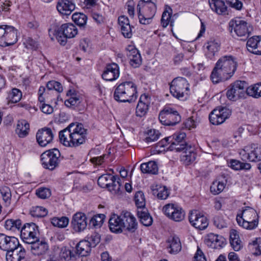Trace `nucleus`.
I'll use <instances>...</instances> for the list:
<instances>
[{
    "mask_svg": "<svg viewBox=\"0 0 261 261\" xmlns=\"http://www.w3.org/2000/svg\"><path fill=\"white\" fill-rule=\"evenodd\" d=\"M87 130L80 123H72L59 132L60 142L67 147H76L87 140Z\"/></svg>",
    "mask_w": 261,
    "mask_h": 261,
    "instance_id": "f257e3e1",
    "label": "nucleus"
},
{
    "mask_svg": "<svg viewBox=\"0 0 261 261\" xmlns=\"http://www.w3.org/2000/svg\"><path fill=\"white\" fill-rule=\"evenodd\" d=\"M237 66L236 59L232 56H224L216 62L211 75L213 83L227 80L234 73Z\"/></svg>",
    "mask_w": 261,
    "mask_h": 261,
    "instance_id": "f03ea898",
    "label": "nucleus"
},
{
    "mask_svg": "<svg viewBox=\"0 0 261 261\" xmlns=\"http://www.w3.org/2000/svg\"><path fill=\"white\" fill-rule=\"evenodd\" d=\"M137 86L132 81H126L118 85L114 92V99L119 102H132L137 98Z\"/></svg>",
    "mask_w": 261,
    "mask_h": 261,
    "instance_id": "7ed1b4c3",
    "label": "nucleus"
},
{
    "mask_svg": "<svg viewBox=\"0 0 261 261\" xmlns=\"http://www.w3.org/2000/svg\"><path fill=\"white\" fill-rule=\"evenodd\" d=\"M238 224L248 230L255 229L258 224V216L256 211L249 206H246L236 218Z\"/></svg>",
    "mask_w": 261,
    "mask_h": 261,
    "instance_id": "20e7f679",
    "label": "nucleus"
},
{
    "mask_svg": "<svg viewBox=\"0 0 261 261\" xmlns=\"http://www.w3.org/2000/svg\"><path fill=\"white\" fill-rule=\"evenodd\" d=\"M77 29L75 25L71 23L63 24L55 31L58 42L61 45H65L67 39L72 38L77 34Z\"/></svg>",
    "mask_w": 261,
    "mask_h": 261,
    "instance_id": "39448f33",
    "label": "nucleus"
},
{
    "mask_svg": "<svg viewBox=\"0 0 261 261\" xmlns=\"http://www.w3.org/2000/svg\"><path fill=\"white\" fill-rule=\"evenodd\" d=\"M248 88L246 82L237 81L228 87L226 92L227 97L232 101H237L240 98H244L246 95H247V91Z\"/></svg>",
    "mask_w": 261,
    "mask_h": 261,
    "instance_id": "423d86ee",
    "label": "nucleus"
},
{
    "mask_svg": "<svg viewBox=\"0 0 261 261\" xmlns=\"http://www.w3.org/2000/svg\"><path fill=\"white\" fill-rule=\"evenodd\" d=\"M229 28L231 34L233 31L237 36L243 38L242 40H245L249 37L252 30L246 21L239 19L231 20L229 23Z\"/></svg>",
    "mask_w": 261,
    "mask_h": 261,
    "instance_id": "0eeeda50",
    "label": "nucleus"
},
{
    "mask_svg": "<svg viewBox=\"0 0 261 261\" xmlns=\"http://www.w3.org/2000/svg\"><path fill=\"white\" fill-rule=\"evenodd\" d=\"M60 152L56 148L47 150L41 155V161L43 167L50 170H54L59 162Z\"/></svg>",
    "mask_w": 261,
    "mask_h": 261,
    "instance_id": "6e6552de",
    "label": "nucleus"
},
{
    "mask_svg": "<svg viewBox=\"0 0 261 261\" xmlns=\"http://www.w3.org/2000/svg\"><path fill=\"white\" fill-rule=\"evenodd\" d=\"M159 119L163 125L173 126L180 121L181 117L177 111L171 108L166 107L160 112Z\"/></svg>",
    "mask_w": 261,
    "mask_h": 261,
    "instance_id": "1a4fd4ad",
    "label": "nucleus"
},
{
    "mask_svg": "<svg viewBox=\"0 0 261 261\" xmlns=\"http://www.w3.org/2000/svg\"><path fill=\"white\" fill-rule=\"evenodd\" d=\"M239 154L243 161H259L261 160V146L253 144L250 146H245L240 151Z\"/></svg>",
    "mask_w": 261,
    "mask_h": 261,
    "instance_id": "9d476101",
    "label": "nucleus"
},
{
    "mask_svg": "<svg viewBox=\"0 0 261 261\" xmlns=\"http://www.w3.org/2000/svg\"><path fill=\"white\" fill-rule=\"evenodd\" d=\"M39 232L38 226L34 223H26L21 229L20 237L27 243H32L37 241Z\"/></svg>",
    "mask_w": 261,
    "mask_h": 261,
    "instance_id": "9b49d317",
    "label": "nucleus"
},
{
    "mask_svg": "<svg viewBox=\"0 0 261 261\" xmlns=\"http://www.w3.org/2000/svg\"><path fill=\"white\" fill-rule=\"evenodd\" d=\"M189 90V84L186 79L181 77L175 78L170 86L171 94L177 99L182 98L184 93Z\"/></svg>",
    "mask_w": 261,
    "mask_h": 261,
    "instance_id": "f8f14e48",
    "label": "nucleus"
},
{
    "mask_svg": "<svg viewBox=\"0 0 261 261\" xmlns=\"http://www.w3.org/2000/svg\"><path fill=\"white\" fill-rule=\"evenodd\" d=\"M231 114V111L225 107L215 109L209 115L210 122L213 125H220L229 118Z\"/></svg>",
    "mask_w": 261,
    "mask_h": 261,
    "instance_id": "ddd939ff",
    "label": "nucleus"
},
{
    "mask_svg": "<svg viewBox=\"0 0 261 261\" xmlns=\"http://www.w3.org/2000/svg\"><path fill=\"white\" fill-rule=\"evenodd\" d=\"M164 214L170 219L180 222L185 217V213L180 207L173 204H168L163 207Z\"/></svg>",
    "mask_w": 261,
    "mask_h": 261,
    "instance_id": "4468645a",
    "label": "nucleus"
},
{
    "mask_svg": "<svg viewBox=\"0 0 261 261\" xmlns=\"http://www.w3.org/2000/svg\"><path fill=\"white\" fill-rule=\"evenodd\" d=\"M189 220L192 225L200 230L204 229L208 224L206 217L195 210L191 212Z\"/></svg>",
    "mask_w": 261,
    "mask_h": 261,
    "instance_id": "2eb2a0df",
    "label": "nucleus"
},
{
    "mask_svg": "<svg viewBox=\"0 0 261 261\" xmlns=\"http://www.w3.org/2000/svg\"><path fill=\"white\" fill-rule=\"evenodd\" d=\"M54 137L51 129L46 127L39 129L36 135L37 142L41 147H45L50 143L53 141Z\"/></svg>",
    "mask_w": 261,
    "mask_h": 261,
    "instance_id": "dca6fc26",
    "label": "nucleus"
},
{
    "mask_svg": "<svg viewBox=\"0 0 261 261\" xmlns=\"http://www.w3.org/2000/svg\"><path fill=\"white\" fill-rule=\"evenodd\" d=\"M123 229L134 232L137 229L138 223L136 218L128 212H123L120 215Z\"/></svg>",
    "mask_w": 261,
    "mask_h": 261,
    "instance_id": "f3484780",
    "label": "nucleus"
},
{
    "mask_svg": "<svg viewBox=\"0 0 261 261\" xmlns=\"http://www.w3.org/2000/svg\"><path fill=\"white\" fill-rule=\"evenodd\" d=\"M7 261H28L25 249L19 244L16 248L11 249L6 253Z\"/></svg>",
    "mask_w": 261,
    "mask_h": 261,
    "instance_id": "a211bd4d",
    "label": "nucleus"
},
{
    "mask_svg": "<svg viewBox=\"0 0 261 261\" xmlns=\"http://www.w3.org/2000/svg\"><path fill=\"white\" fill-rule=\"evenodd\" d=\"M18 239L14 237L6 236L4 233H0V249L8 252L11 249L16 248L19 246Z\"/></svg>",
    "mask_w": 261,
    "mask_h": 261,
    "instance_id": "6ab92c4d",
    "label": "nucleus"
},
{
    "mask_svg": "<svg viewBox=\"0 0 261 261\" xmlns=\"http://www.w3.org/2000/svg\"><path fill=\"white\" fill-rule=\"evenodd\" d=\"M119 76V69L117 64L113 63L108 64L102 74V79L107 81H113Z\"/></svg>",
    "mask_w": 261,
    "mask_h": 261,
    "instance_id": "aec40b11",
    "label": "nucleus"
},
{
    "mask_svg": "<svg viewBox=\"0 0 261 261\" xmlns=\"http://www.w3.org/2000/svg\"><path fill=\"white\" fill-rule=\"evenodd\" d=\"M86 216L82 213L75 214L71 221V224L75 231L80 232L84 230L87 227Z\"/></svg>",
    "mask_w": 261,
    "mask_h": 261,
    "instance_id": "412c9836",
    "label": "nucleus"
},
{
    "mask_svg": "<svg viewBox=\"0 0 261 261\" xmlns=\"http://www.w3.org/2000/svg\"><path fill=\"white\" fill-rule=\"evenodd\" d=\"M126 55L129 59L130 65L134 67H139L142 63V59L138 50L133 46H128L126 49Z\"/></svg>",
    "mask_w": 261,
    "mask_h": 261,
    "instance_id": "4be33fe9",
    "label": "nucleus"
},
{
    "mask_svg": "<svg viewBox=\"0 0 261 261\" xmlns=\"http://www.w3.org/2000/svg\"><path fill=\"white\" fill-rule=\"evenodd\" d=\"M225 239L221 236L210 233L205 239V243L212 248L219 249L225 244Z\"/></svg>",
    "mask_w": 261,
    "mask_h": 261,
    "instance_id": "5701e85b",
    "label": "nucleus"
},
{
    "mask_svg": "<svg viewBox=\"0 0 261 261\" xmlns=\"http://www.w3.org/2000/svg\"><path fill=\"white\" fill-rule=\"evenodd\" d=\"M150 102V97L147 94L141 95L136 107V115L140 117L144 116L148 110Z\"/></svg>",
    "mask_w": 261,
    "mask_h": 261,
    "instance_id": "b1692460",
    "label": "nucleus"
},
{
    "mask_svg": "<svg viewBox=\"0 0 261 261\" xmlns=\"http://www.w3.org/2000/svg\"><path fill=\"white\" fill-rule=\"evenodd\" d=\"M30 244L31 251L35 255L44 254L48 249L47 243L44 241H40L38 239L37 241H34Z\"/></svg>",
    "mask_w": 261,
    "mask_h": 261,
    "instance_id": "393cba45",
    "label": "nucleus"
},
{
    "mask_svg": "<svg viewBox=\"0 0 261 261\" xmlns=\"http://www.w3.org/2000/svg\"><path fill=\"white\" fill-rule=\"evenodd\" d=\"M118 21L123 36L130 38L132 36V31L128 18L124 15H122L118 17Z\"/></svg>",
    "mask_w": 261,
    "mask_h": 261,
    "instance_id": "a878e982",
    "label": "nucleus"
},
{
    "mask_svg": "<svg viewBox=\"0 0 261 261\" xmlns=\"http://www.w3.org/2000/svg\"><path fill=\"white\" fill-rule=\"evenodd\" d=\"M5 42L4 46H9L15 44L17 41V32L13 27L5 25Z\"/></svg>",
    "mask_w": 261,
    "mask_h": 261,
    "instance_id": "bb28decb",
    "label": "nucleus"
},
{
    "mask_svg": "<svg viewBox=\"0 0 261 261\" xmlns=\"http://www.w3.org/2000/svg\"><path fill=\"white\" fill-rule=\"evenodd\" d=\"M246 46L250 53L261 55V40L259 36L250 38L247 42Z\"/></svg>",
    "mask_w": 261,
    "mask_h": 261,
    "instance_id": "cd10ccee",
    "label": "nucleus"
},
{
    "mask_svg": "<svg viewBox=\"0 0 261 261\" xmlns=\"http://www.w3.org/2000/svg\"><path fill=\"white\" fill-rule=\"evenodd\" d=\"M59 12L63 15H69L75 9V5L69 0H61L57 5Z\"/></svg>",
    "mask_w": 261,
    "mask_h": 261,
    "instance_id": "c85d7f7f",
    "label": "nucleus"
},
{
    "mask_svg": "<svg viewBox=\"0 0 261 261\" xmlns=\"http://www.w3.org/2000/svg\"><path fill=\"white\" fill-rule=\"evenodd\" d=\"M212 10L219 15L228 14L227 8L222 0H208Z\"/></svg>",
    "mask_w": 261,
    "mask_h": 261,
    "instance_id": "c756f323",
    "label": "nucleus"
},
{
    "mask_svg": "<svg viewBox=\"0 0 261 261\" xmlns=\"http://www.w3.org/2000/svg\"><path fill=\"white\" fill-rule=\"evenodd\" d=\"M91 247L89 245V243L86 240L80 241L76 245L75 248L74 249L75 256H86L90 254L91 251Z\"/></svg>",
    "mask_w": 261,
    "mask_h": 261,
    "instance_id": "7c9ffc66",
    "label": "nucleus"
},
{
    "mask_svg": "<svg viewBox=\"0 0 261 261\" xmlns=\"http://www.w3.org/2000/svg\"><path fill=\"white\" fill-rule=\"evenodd\" d=\"M120 215H113L109 221V228L112 232L119 233L122 231L123 227Z\"/></svg>",
    "mask_w": 261,
    "mask_h": 261,
    "instance_id": "2f4dec72",
    "label": "nucleus"
},
{
    "mask_svg": "<svg viewBox=\"0 0 261 261\" xmlns=\"http://www.w3.org/2000/svg\"><path fill=\"white\" fill-rule=\"evenodd\" d=\"M137 215L140 222L144 226H149L152 224V218L146 208L138 209Z\"/></svg>",
    "mask_w": 261,
    "mask_h": 261,
    "instance_id": "473e14b6",
    "label": "nucleus"
},
{
    "mask_svg": "<svg viewBox=\"0 0 261 261\" xmlns=\"http://www.w3.org/2000/svg\"><path fill=\"white\" fill-rule=\"evenodd\" d=\"M194 150V147L191 146L182 152V154L181 155V161L185 165H188L195 161L196 153Z\"/></svg>",
    "mask_w": 261,
    "mask_h": 261,
    "instance_id": "72a5a7b5",
    "label": "nucleus"
},
{
    "mask_svg": "<svg viewBox=\"0 0 261 261\" xmlns=\"http://www.w3.org/2000/svg\"><path fill=\"white\" fill-rule=\"evenodd\" d=\"M168 248L170 249L169 252L171 253H176L181 249V243L178 237L170 236L167 242Z\"/></svg>",
    "mask_w": 261,
    "mask_h": 261,
    "instance_id": "f704fd0d",
    "label": "nucleus"
},
{
    "mask_svg": "<svg viewBox=\"0 0 261 261\" xmlns=\"http://www.w3.org/2000/svg\"><path fill=\"white\" fill-rule=\"evenodd\" d=\"M30 124L25 120L18 121L16 128V133L20 138H24L29 134Z\"/></svg>",
    "mask_w": 261,
    "mask_h": 261,
    "instance_id": "c9c22d12",
    "label": "nucleus"
},
{
    "mask_svg": "<svg viewBox=\"0 0 261 261\" xmlns=\"http://www.w3.org/2000/svg\"><path fill=\"white\" fill-rule=\"evenodd\" d=\"M230 243L233 250L239 251L243 247V244L240 240L237 230L232 229L230 233Z\"/></svg>",
    "mask_w": 261,
    "mask_h": 261,
    "instance_id": "e433bc0d",
    "label": "nucleus"
},
{
    "mask_svg": "<svg viewBox=\"0 0 261 261\" xmlns=\"http://www.w3.org/2000/svg\"><path fill=\"white\" fill-rule=\"evenodd\" d=\"M140 169L142 173L156 174L158 172V167L154 161H149L141 165Z\"/></svg>",
    "mask_w": 261,
    "mask_h": 261,
    "instance_id": "4c0bfd02",
    "label": "nucleus"
},
{
    "mask_svg": "<svg viewBox=\"0 0 261 261\" xmlns=\"http://www.w3.org/2000/svg\"><path fill=\"white\" fill-rule=\"evenodd\" d=\"M67 96H70L64 102L65 105L67 107L74 108L75 107H76L81 102L79 97L71 90L68 91L67 93Z\"/></svg>",
    "mask_w": 261,
    "mask_h": 261,
    "instance_id": "58836bf2",
    "label": "nucleus"
},
{
    "mask_svg": "<svg viewBox=\"0 0 261 261\" xmlns=\"http://www.w3.org/2000/svg\"><path fill=\"white\" fill-rule=\"evenodd\" d=\"M138 12V18L139 19V21L141 23L143 24H149L150 23L152 18L154 16L155 14H153L151 16H147L146 14H148L150 12L149 9H146V8H142L140 9V12Z\"/></svg>",
    "mask_w": 261,
    "mask_h": 261,
    "instance_id": "ea45409f",
    "label": "nucleus"
},
{
    "mask_svg": "<svg viewBox=\"0 0 261 261\" xmlns=\"http://www.w3.org/2000/svg\"><path fill=\"white\" fill-rule=\"evenodd\" d=\"M114 178L111 181V184L107 189L114 194L119 193L121 189L120 179L118 176H113Z\"/></svg>",
    "mask_w": 261,
    "mask_h": 261,
    "instance_id": "a19ab883",
    "label": "nucleus"
},
{
    "mask_svg": "<svg viewBox=\"0 0 261 261\" xmlns=\"http://www.w3.org/2000/svg\"><path fill=\"white\" fill-rule=\"evenodd\" d=\"M206 47L209 52L210 57H213L215 53L218 51L220 48V43L216 40L211 39L207 42Z\"/></svg>",
    "mask_w": 261,
    "mask_h": 261,
    "instance_id": "79ce46f5",
    "label": "nucleus"
},
{
    "mask_svg": "<svg viewBox=\"0 0 261 261\" xmlns=\"http://www.w3.org/2000/svg\"><path fill=\"white\" fill-rule=\"evenodd\" d=\"M114 178L110 174H105L99 177L97 180L98 185L102 188H108L111 184V181Z\"/></svg>",
    "mask_w": 261,
    "mask_h": 261,
    "instance_id": "37998d69",
    "label": "nucleus"
},
{
    "mask_svg": "<svg viewBox=\"0 0 261 261\" xmlns=\"http://www.w3.org/2000/svg\"><path fill=\"white\" fill-rule=\"evenodd\" d=\"M72 19L77 25L83 27L86 23L87 17L83 13H75L72 16Z\"/></svg>",
    "mask_w": 261,
    "mask_h": 261,
    "instance_id": "c03bdc74",
    "label": "nucleus"
},
{
    "mask_svg": "<svg viewBox=\"0 0 261 261\" xmlns=\"http://www.w3.org/2000/svg\"><path fill=\"white\" fill-rule=\"evenodd\" d=\"M51 223L55 226L60 228H65L69 223V219L66 217H62L61 218L55 217L51 219Z\"/></svg>",
    "mask_w": 261,
    "mask_h": 261,
    "instance_id": "a18cd8bd",
    "label": "nucleus"
},
{
    "mask_svg": "<svg viewBox=\"0 0 261 261\" xmlns=\"http://www.w3.org/2000/svg\"><path fill=\"white\" fill-rule=\"evenodd\" d=\"M135 201L138 209L145 208V201L144 194L141 191L137 192L135 195Z\"/></svg>",
    "mask_w": 261,
    "mask_h": 261,
    "instance_id": "49530a36",
    "label": "nucleus"
},
{
    "mask_svg": "<svg viewBox=\"0 0 261 261\" xmlns=\"http://www.w3.org/2000/svg\"><path fill=\"white\" fill-rule=\"evenodd\" d=\"M105 216L98 214L94 216L90 220L89 225L93 227H100L103 223Z\"/></svg>",
    "mask_w": 261,
    "mask_h": 261,
    "instance_id": "de8ad7c7",
    "label": "nucleus"
},
{
    "mask_svg": "<svg viewBox=\"0 0 261 261\" xmlns=\"http://www.w3.org/2000/svg\"><path fill=\"white\" fill-rule=\"evenodd\" d=\"M22 97L21 92L17 88H13L9 93L8 98L12 103L18 102Z\"/></svg>",
    "mask_w": 261,
    "mask_h": 261,
    "instance_id": "09e8293b",
    "label": "nucleus"
},
{
    "mask_svg": "<svg viewBox=\"0 0 261 261\" xmlns=\"http://www.w3.org/2000/svg\"><path fill=\"white\" fill-rule=\"evenodd\" d=\"M191 145H189L186 142L182 143H171L168 149L170 150H175L177 152H183L187 148H188Z\"/></svg>",
    "mask_w": 261,
    "mask_h": 261,
    "instance_id": "8fccbe9b",
    "label": "nucleus"
},
{
    "mask_svg": "<svg viewBox=\"0 0 261 261\" xmlns=\"http://www.w3.org/2000/svg\"><path fill=\"white\" fill-rule=\"evenodd\" d=\"M224 188L225 184L223 182L216 180L214 181L211 186L210 191L213 194L217 195L220 193Z\"/></svg>",
    "mask_w": 261,
    "mask_h": 261,
    "instance_id": "3c124183",
    "label": "nucleus"
},
{
    "mask_svg": "<svg viewBox=\"0 0 261 261\" xmlns=\"http://www.w3.org/2000/svg\"><path fill=\"white\" fill-rule=\"evenodd\" d=\"M247 95L253 97L261 96V83L255 84L253 86L249 87L247 91Z\"/></svg>",
    "mask_w": 261,
    "mask_h": 261,
    "instance_id": "603ef678",
    "label": "nucleus"
},
{
    "mask_svg": "<svg viewBox=\"0 0 261 261\" xmlns=\"http://www.w3.org/2000/svg\"><path fill=\"white\" fill-rule=\"evenodd\" d=\"M30 213L34 217H43L47 215V211L43 207L36 206L32 208Z\"/></svg>",
    "mask_w": 261,
    "mask_h": 261,
    "instance_id": "864d4df0",
    "label": "nucleus"
},
{
    "mask_svg": "<svg viewBox=\"0 0 261 261\" xmlns=\"http://www.w3.org/2000/svg\"><path fill=\"white\" fill-rule=\"evenodd\" d=\"M154 195H156L158 198L160 199H166L169 195L168 189L165 187H160L157 189L153 190Z\"/></svg>",
    "mask_w": 261,
    "mask_h": 261,
    "instance_id": "5fc2aeb1",
    "label": "nucleus"
},
{
    "mask_svg": "<svg viewBox=\"0 0 261 261\" xmlns=\"http://www.w3.org/2000/svg\"><path fill=\"white\" fill-rule=\"evenodd\" d=\"M186 137V134L182 132L178 134H174L171 136L168 137L167 140H170V143H182L185 142L184 139Z\"/></svg>",
    "mask_w": 261,
    "mask_h": 261,
    "instance_id": "6e6d98bb",
    "label": "nucleus"
},
{
    "mask_svg": "<svg viewBox=\"0 0 261 261\" xmlns=\"http://www.w3.org/2000/svg\"><path fill=\"white\" fill-rule=\"evenodd\" d=\"M148 136L145 138V141L147 143L154 142L157 140L160 136L159 130L155 129H150L148 130L147 133Z\"/></svg>",
    "mask_w": 261,
    "mask_h": 261,
    "instance_id": "4d7b16f0",
    "label": "nucleus"
},
{
    "mask_svg": "<svg viewBox=\"0 0 261 261\" xmlns=\"http://www.w3.org/2000/svg\"><path fill=\"white\" fill-rule=\"evenodd\" d=\"M46 87L49 90H55L59 93L63 91V88L61 84L55 81H49L46 85Z\"/></svg>",
    "mask_w": 261,
    "mask_h": 261,
    "instance_id": "13d9d810",
    "label": "nucleus"
},
{
    "mask_svg": "<svg viewBox=\"0 0 261 261\" xmlns=\"http://www.w3.org/2000/svg\"><path fill=\"white\" fill-rule=\"evenodd\" d=\"M86 241L89 243L91 247H94L100 242V237L98 233H94L88 238Z\"/></svg>",
    "mask_w": 261,
    "mask_h": 261,
    "instance_id": "bf43d9fd",
    "label": "nucleus"
},
{
    "mask_svg": "<svg viewBox=\"0 0 261 261\" xmlns=\"http://www.w3.org/2000/svg\"><path fill=\"white\" fill-rule=\"evenodd\" d=\"M36 195L41 199H46L50 196V190L48 188H42L36 190Z\"/></svg>",
    "mask_w": 261,
    "mask_h": 261,
    "instance_id": "052dcab7",
    "label": "nucleus"
},
{
    "mask_svg": "<svg viewBox=\"0 0 261 261\" xmlns=\"http://www.w3.org/2000/svg\"><path fill=\"white\" fill-rule=\"evenodd\" d=\"M1 193L4 201L6 203H10L11 193L8 187H5L0 190Z\"/></svg>",
    "mask_w": 261,
    "mask_h": 261,
    "instance_id": "680f3d73",
    "label": "nucleus"
},
{
    "mask_svg": "<svg viewBox=\"0 0 261 261\" xmlns=\"http://www.w3.org/2000/svg\"><path fill=\"white\" fill-rule=\"evenodd\" d=\"M214 225L219 229H222L227 226L226 223L222 217L216 216L214 218Z\"/></svg>",
    "mask_w": 261,
    "mask_h": 261,
    "instance_id": "e2e57ef3",
    "label": "nucleus"
},
{
    "mask_svg": "<svg viewBox=\"0 0 261 261\" xmlns=\"http://www.w3.org/2000/svg\"><path fill=\"white\" fill-rule=\"evenodd\" d=\"M62 256L66 260H69L71 258H75L76 257L74 254V249L72 250L66 249V248L62 249Z\"/></svg>",
    "mask_w": 261,
    "mask_h": 261,
    "instance_id": "0e129e2a",
    "label": "nucleus"
},
{
    "mask_svg": "<svg viewBox=\"0 0 261 261\" xmlns=\"http://www.w3.org/2000/svg\"><path fill=\"white\" fill-rule=\"evenodd\" d=\"M226 3L232 8L240 10L243 7L242 3L239 0H226Z\"/></svg>",
    "mask_w": 261,
    "mask_h": 261,
    "instance_id": "69168bd1",
    "label": "nucleus"
},
{
    "mask_svg": "<svg viewBox=\"0 0 261 261\" xmlns=\"http://www.w3.org/2000/svg\"><path fill=\"white\" fill-rule=\"evenodd\" d=\"M171 18V14L167 11L163 13L161 18V24L163 28H166L169 24Z\"/></svg>",
    "mask_w": 261,
    "mask_h": 261,
    "instance_id": "338daca9",
    "label": "nucleus"
},
{
    "mask_svg": "<svg viewBox=\"0 0 261 261\" xmlns=\"http://www.w3.org/2000/svg\"><path fill=\"white\" fill-rule=\"evenodd\" d=\"M108 155L107 154H103L102 155L97 156V157H94L90 159V161L92 163L100 165H101L102 163L104 162L105 158L106 157H108Z\"/></svg>",
    "mask_w": 261,
    "mask_h": 261,
    "instance_id": "774afa93",
    "label": "nucleus"
}]
</instances>
